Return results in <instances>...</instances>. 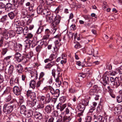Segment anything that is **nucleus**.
I'll list each match as a JSON object with an SVG mask.
<instances>
[{"mask_svg":"<svg viewBox=\"0 0 122 122\" xmlns=\"http://www.w3.org/2000/svg\"><path fill=\"white\" fill-rule=\"evenodd\" d=\"M98 87L97 85H94L92 89L89 91V93L90 95L92 96H95L97 94L96 91Z\"/></svg>","mask_w":122,"mask_h":122,"instance_id":"9","label":"nucleus"},{"mask_svg":"<svg viewBox=\"0 0 122 122\" xmlns=\"http://www.w3.org/2000/svg\"><path fill=\"white\" fill-rule=\"evenodd\" d=\"M52 105H49L46 106L45 108V110L46 112L48 114L51 112L52 110Z\"/></svg>","mask_w":122,"mask_h":122,"instance_id":"18","label":"nucleus"},{"mask_svg":"<svg viewBox=\"0 0 122 122\" xmlns=\"http://www.w3.org/2000/svg\"><path fill=\"white\" fill-rule=\"evenodd\" d=\"M51 98L49 93H47L45 97V100L44 103L45 104L51 102Z\"/></svg>","mask_w":122,"mask_h":122,"instance_id":"24","label":"nucleus"},{"mask_svg":"<svg viewBox=\"0 0 122 122\" xmlns=\"http://www.w3.org/2000/svg\"><path fill=\"white\" fill-rule=\"evenodd\" d=\"M86 76V74L83 73H80L78 75V76L82 78H84Z\"/></svg>","mask_w":122,"mask_h":122,"instance_id":"55","label":"nucleus"},{"mask_svg":"<svg viewBox=\"0 0 122 122\" xmlns=\"http://www.w3.org/2000/svg\"><path fill=\"white\" fill-rule=\"evenodd\" d=\"M13 66L12 65L10 66L8 70V73L9 74H11L13 72Z\"/></svg>","mask_w":122,"mask_h":122,"instance_id":"40","label":"nucleus"},{"mask_svg":"<svg viewBox=\"0 0 122 122\" xmlns=\"http://www.w3.org/2000/svg\"><path fill=\"white\" fill-rule=\"evenodd\" d=\"M36 82L34 80L31 81L29 83L30 87L33 89L35 88L36 86Z\"/></svg>","mask_w":122,"mask_h":122,"instance_id":"30","label":"nucleus"},{"mask_svg":"<svg viewBox=\"0 0 122 122\" xmlns=\"http://www.w3.org/2000/svg\"><path fill=\"white\" fill-rule=\"evenodd\" d=\"M28 29L27 27H26L24 28L23 30V32L24 35H26V33L28 32Z\"/></svg>","mask_w":122,"mask_h":122,"instance_id":"44","label":"nucleus"},{"mask_svg":"<svg viewBox=\"0 0 122 122\" xmlns=\"http://www.w3.org/2000/svg\"><path fill=\"white\" fill-rule=\"evenodd\" d=\"M122 121V116L120 115L118 116L115 120L116 122H121Z\"/></svg>","mask_w":122,"mask_h":122,"instance_id":"42","label":"nucleus"},{"mask_svg":"<svg viewBox=\"0 0 122 122\" xmlns=\"http://www.w3.org/2000/svg\"><path fill=\"white\" fill-rule=\"evenodd\" d=\"M51 33V32L49 29H46L45 30V34L43 36L42 39L44 40L48 39L49 38L50 35Z\"/></svg>","mask_w":122,"mask_h":122,"instance_id":"10","label":"nucleus"},{"mask_svg":"<svg viewBox=\"0 0 122 122\" xmlns=\"http://www.w3.org/2000/svg\"><path fill=\"white\" fill-rule=\"evenodd\" d=\"M33 55V53L32 51H30L26 55V57L29 58H31Z\"/></svg>","mask_w":122,"mask_h":122,"instance_id":"38","label":"nucleus"},{"mask_svg":"<svg viewBox=\"0 0 122 122\" xmlns=\"http://www.w3.org/2000/svg\"><path fill=\"white\" fill-rule=\"evenodd\" d=\"M117 102L118 103L122 102V97L120 95H119L117 97Z\"/></svg>","mask_w":122,"mask_h":122,"instance_id":"39","label":"nucleus"},{"mask_svg":"<svg viewBox=\"0 0 122 122\" xmlns=\"http://www.w3.org/2000/svg\"><path fill=\"white\" fill-rule=\"evenodd\" d=\"M44 27L42 26H40L37 29L36 33L37 34H40L43 31Z\"/></svg>","mask_w":122,"mask_h":122,"instance_id":"32","label":"nucleus"},{"mask_svg":"<svg viewBox=\"0 0 122 122\" xmlns=\"http://www.w3.org/2000/svg\"><path fill=\"white\" fill-rule=\"evenodd\" d=\"M85 108V106L83 104H80L78 106V110L81 112H83Z\"/></svg>","mask_w":122,"mask_h":122,"instance_id":"31","label":"nucleus"},{"mask_svg":"<svg viewBox=\"0 0 122 122\" xmlns=\"http://www.w3.org/2000/svg\"><path fill=\"white\" fill-rule=\"evenodd\" d=\"M45 75V73L44 72H41L40 74V76L39 78V80H42L44 81V78H43V77Z\"/></svg>","mask_w":122,"mask_h":122,"instance_id":"41","label":"nucleus"},{"mask_svg":"<svg viewBox=\"0 0 122 122\" xmlns=\"http://www.w3.org/2000/svg\"><path fill=\"white\" fill-rule=\"evenodd\" d=\"M58 113L56 111H54L52 113V115L53 117H56L58 116Z\"/></svg>","mask_w":122,"mask_h":122,"instance_id":"53","label":"nucleus"},{"mask_svg":"<svg viewBox=\"0 0 122 122\" xmlns=\"http://www.w3.org/2000/svg\"><path fill=\"white\" fill-rule=\"evenodd\" d=\"M23 29L22 27H20L17 28L16 30L17 33L18 34H20L22 33Z\"/></svg>","mask_w":122,"mask_h":122,"instance_id":"37","label":"nucleus"},{"mask_svg":"<svg viewBox=\"0 0 122 122\" xmlns=\"http://www.w3.org/2000/svg\"><path fill=\"white\" fill-rule=\"evenodd\" d=\"M26 95L28 98H30L32 100L35 98L36 96L35 93L32 92L30 91H27Z\"/></svg>","mask_w":122,"mask_h":122,"instance_id":"15","label":"nucleus"},{"mask_svg":"<svg viewBox=\"0 0 122 122\" xmlns=\"http://www.w3.org/2000/svg\"><path fill=\"white\" fill-rule=\"evenodd\" d=\"M68 93L71 94H73L76 93L77 91L76 87L73 86L70 87L68 90Z\"/></svg>","mask_w":122,"mask_h":122,"instance_id":"16","label":"nucleus"},{"mask_svg":"<svg viewBox=\"0 0 122 122\" xmlns=\"http://www.w3.org/2000/svg\"><path fill=\"white\" fill-rule=\"evenodd\" d=\"M34 116L36 119L38 120H41L43 118L42 114L38 112H35Z\"/></svg>","mask_w":122,"mask_h":122,"instance_id":"17","label":"nucleus"},{"mask_svg":"<svg viewBox=\"0 0 122 122\" xmlns=\"http://www.w3.org/2000/svg\"><path fill=\"white\" fill-rule=\"evenodd\" d=\"M30 73L31 75V77H32L34 76H35L37 79V71L35 69H34L31 71Z\"/></svg>","mask_w":122,"mask_h":122,"instance_id":"29","label":"nucleus"},{"mask_svg":"<svg viewBox=\"0 0 122 122\" xmlns=\"http://www.w3.org/2000/svg\"><path fill=\"white\" fill-rule=\"evenodd\" d=\"M12 5L10 3H7L6 5V7L9 9H11L12 7Z\"/></svg>","mask_w":122,"mask_h":122,"instance_id":"61","label":"nucleus"},{"mask_svg":"<svg viewBox=\"0 0 122 122\" xmlns=\"http://www.w3.org/2000/svg\"><path fill=\"white\" fill-rule=\"evenodd\" d=\"M66 100V97L64 96H62L59 99L60 101L62 103L65 102Z\"/></svg>","mask_w":122,"mask_h":122,"instance_id":"46","label":"nucleus"},{"mask_svg":"<svg viewBox=\"0 0 122 122\" xmlns=\"http://www.w3.org/2000/svg\"><path fill=\"white\" fill-rule=\"evenodd\" d=\"M21 89L18 86H15L13 89V91L14 93L16 95H19L21 94Z\"/></svg>","mask_w":122,"mask_h":122,"instance_id":"13","label":"nucleus"},{"mask_svg":"<svg viewBox=\"0 0 122 122\" xmlns=\"http://www.w3.org/2000/svg\"><path fill=\"white\" fill-rule=\"evenodd\" d=\"M15 32L12 30L8 31L5 29L2 33L3 37H1L0 40V47L3 46L4 39L7 40L9 38H11L14 37L15 35Z\"/></svg>","mask_w":122,"mask_h":122,"instance_id":"1","label":"nucleus"},{"mask_svg":"<svg viewBox=\"0 0 122 122\" xmlns=\"http://www.w3.org/2000/svg\"><path fill=\"white\" fill-rule=\"evenodd\" d=\"M57 57V56L54 54H51L49 57V58L50 60L51 61L55 59Z\"/></svg>","mask_w":122,"mask_h":122,"instance_id":"43","label":"nucleus"},{"mask_svg":"<svg viewBox=\"0 0 122 122\" xmlns=\"http://www.w3.org/2000/svg\"><path fill=\"white\" fill-rule=\"evenodd\" d=\"M20 112H25L26 111L25 107L24 105H22L20 107Z\"/></svg>","mask_w":122,"mask_h":122,"instance_id":"57","label":"nucleus"},{"mask_svg":"<svg viewBox=\"0 0 122 122\" xmlns=\"http://www.w3.org/2000/svg\"><path fill=\"white\" fill-rule=\"evenodd\" d=\"M66 107V104H59L56 106V108L58 109L60 111H62Z\"/></svg>","mask_w":122,"mask_h":122,"instance_id":"19","label":"nucleus"},{"mask_svg":"<svg viewBox=\"0 0 122 122\" xmlns=\"http://www.w3.org/2000/svg\"><path fill=\"white\" fill-rule=\"evenodd\" d=\"M7 49L6 48L3 49L2 51V54L3 55H4L8 51Z\"/></svg>","mask_w":122,"mask_h":122,"instance_id":"56","label":"nucleus"},{"mask_svg":"<svg viewBox=\"0 0 122 122\" xmlns=\"http://www.w3.org/2000/svg\"><path fill=\"white\" fill-rule=\"evenodd\" d=\"M112 111L114 112L115 114L116 113L120 114L121 112V110L119 108V107H115L114 108L112 109Z\"/></svg>","mask_w":122,"mask_h":122,"instance_id":"27","label":"nucleus"},{"mask_svg":"<svg viewBox=\"0 0 122 122\" xmlns=\"http://www.w3.org/2000/svg\"><path fill=\"white\" fill-rule=\"evenodd\" d=\"M71 117L69 116L68 117H66L64 118V119L67 122H69L71 119Z\"/></svg>","mask_w":122,"mask_h":122,"instance_id":"63","label":"nucleus"},{"mask_svg":"<svg viewBox=\"0 0 122 122\" xmlns=\"http://www.w3.org/2000/svg\"><path fill=\"white\" fill-rule=\"evenodd\" d=\"M22 17L25 18L27 14V12L25 9H22Z\"/></svg>","mask_w":122,"mask_h":122,"instance_id":"33","label":"nucleus"},{"mask_svg":"<svg viewBox=\"0 0 122 122\" xmlns=\"http://www.w3.org/2000/svg\"><path fill=\"white\" fill-rule=\"evenodd\" d=\"M52 74L54 77L55 78L56 77H60L62 73L61 74L60 69L58 68L56 70L54 69H53L52 71Z\"/></svg>","mask_w":122,"mask_h":122,"instance_id":"7","label":"nucleus"},{"mask_svg":"<svg viewBox=\"0 0 122 122\" xmlns=\"http://www.w3.org/2000/svg\"><path fill=\"white\" fill-rule=\"evenodd\" d=\"M10 87H7L2 94L5 96V101L6 102L10 101L12 99L11 94L10 92Z\"/></svg>","mask_w":122,"mask_h":122,"instance_id":"5","label":"nucleus"},{"mask_svg":"<svg viewBox=\"0 0 122 122\" xmlns=\"http://www.w3.org/2000/svg\"><path fill=\"white\" fill-rule=\"evenodd\" d=\"M20 26L24 27L25 26V23L24 21H21L20 23Z\"/></svg>","mask_w":122,"mask_h":122,"instance_id":"64","label":"nucleus"},{"mask_svg":"<svg viewBox=\"0 0 122 122\" xmlns=\"http://www.w3.org/2000/svg\"><path fill=\"white\" fill-rule=\"evenodd\" d=\"M118 79V77H116L115 79L114 82L113 83V85L115 86L116 88H117L120 85V82L119 81Z\"/></svg>","mask_w":122,"mask_h":122,"instance_id":"22","label":"nucleus"},{"mask_svg":"<svg viewBox=\"0 0 122 122\" xmlns=\"http://www.w3.org/2000/svg\"><path fill=\"white\" fill-rule=\"evenodd\" d=\"M33 36V34H32L31 33H29L26 35V36H25V38H26L30 39Z\"/></svg>","mask_w":122,"mask_h":122,"instance_id":"49","label":"nucleus"},{"mask_svg":"<svg viewBox=\"0 0 122 122\" xmlns=\"http://www.w3.org/2000/svg\"><path fill=\"white\" fill-rule=\"evenodd\" d=\"M42 48L40 46H37L36 48V50L37 52L39 53L41 49Z\"/></svg>","mask_w":122,"mask_h":122,"instance_id":"51","label":"nucleus"},{"mask_svg":"<svg viewBox=\"0 0 122 122\" xmlns=\"http://www.w3.org/2000/svg\"><path fill=\"white\" fill-rule=\"evenodd\" d=\"M93 119H96L97 121L94 122H103L104 120H103V117L100 115H98L97 114H95L93 116Z\"/></svg>","mask_w":122,"mask_h":122,"instance_id":"12","label":"nucleus"},{"mask_svg":"<svg viewBox=\"0 0 122 122\" xmlns=\"http://www.w3.org/2000/svg\"><path fill=\"white\" fill-rule=\"evenodd\" d=\"M22 45L20 44H17L16 43V45L15 46L14 49L17 52H18L20 51L22 48Z\"/></svg>","mask_w":122,"mask_h":122,"instance_id":"21","label":"nucleus"},{"mask_svg":"<svg viewBox=\"0 0 122 122\" xmlns=\"http://www.w3.org/2000/svg\"><path fill=\"white\" fill-rule=\"evenodd\" d=\"M8 15L11 19H13L15 17V15L13 12H11L8 13Z\"/></svg>","mask_w":122,"mask_h":122,"instance_id":"36","label":"nucleus"},{"mask_svg":"<svg viewBox=\"0 0 122 122\" xmlns=\"http://www.w3.org/2000/svg\"><path fill=\"white\" fill-rule=\"evenodd\" d=\"M16 43L12 41H10L7 43L8 47L11 49L13 50Z\"/></svg>","mask_w":122,"mask_h":122,"instance_id":"23","label":"nucleus"},{"mask_svg":"<svg viewBox=\"0 0 122 122\" xmlns=\"http://www.w3.org/2000/svg\"><path fill=\"white\" fill-rule=\"evenodd\" d=\"M95 109L94 107H91L87 113V114L89 115H92L94 110Z\"/></svg>","mask_w":122,"mask_h":122,"instance_id":"35","label":"nucleus"},{"mask_svg":"<svg viewBox=\"0 0 122 122\" xmlns=\"http://www.w3.org/2000/svg\"><path fill=\"white\" fill-rule=\"evenodd\" d=\"M17 72L19 73H21L23 71V68L20 64H19L16 66Z\"/></svg>","mask_w":122,"mask_h":122,"instance_id":"26","label":"nucleus"},{"mask_svg":"<svg viewBox=\"0 0 122 122\" xmlns=\"http://www.w3.org/2000/svg\"><path fill=\"white\" fill-rule=\"evenodd\" d=\"M55 63L54 61H52L48 63L45 66V68L46 69H50L52 66L55 65Z\"/></svg>","mask_w":122,"mask_h":122,"instance_id":"20","label":"nucleus"},{"mask_svg":"<svg viewBox=\"0 0 122 122\" xmlns=\"http://www.w3.org/2000/svg\"><path fill=\"white\" fill-rule=\"evenodd\" d=\"M16 102L15 100L11 101L9 103L12 104L11 105L9 106L6 104H5L4 106L3 112L6 114L10 113L12 111L13 107L15 106Z\"/></svg>","mask_w":122,"mask_h":122,"instance_id":"2","label":"nucleus"},{"mask_svg":"<svg viewBox=\"0 0 122 122\" xmlns=\"http://www.w3.org/2000/svg\"><path fill=\"white\" fill-rule=\"evenodd\" d=\"M111 96L113 98H115V96L113 93V91L112 90L108 92Z\"/></svg>","mask_w":122,"mask_h":122,"instance_id":"47","label":"nucleus"},{"mask_svg":"<svg viewBox=\"0 0 122 122\" xmlns=\"http://www.w3.org/2000/svg\"><path fill=\"white\" fill-rule=\"evenodd\" d=\"M71 109V108L70 107H68L66 108V114L69 113L70 111V110Z\"/></svg>","mask_w":122,"mask_h":122,"instance_id":"59","label":"nucleus"},{"mask_svg":"<svg viewBox=\"0 0 122 122\" xmlns=\"http://www.w3.org/2000/svg\"><path fill=\"white\" fill-rule=\"evenodd\" d=\"M61 19V17L59 15H57L56 16H55L52 25H53L54 24L55 25L57 26L60 23Z\"/></svg>","mask_w":122,"mask_h":122,"instance_id":"11","label":"nucleus"},{"mask_svg":"<svg viewBox=\"0 0 122 122\" xmlns=\"http://www.w3.org/2000/svg\"><path fill=\"white\" fill-rule=\"evenodd\" d=\"M44 107V104L40 103L37 105V108L39 109L43 108Z\"/></svg>","mask_w":122,"mask_h":122,"instance_id":"45","label":"nucleus"},{"mask_svg":"<svg viewBox=\"0 0 122 122\" xmlns=\"http://www.w3.org/2000/svg\"><path fill=\"white\" fill-rule=\"evenodd\" d=\"M24 0H13L15 6L18 7L23 5Z\"/></svg>","mask_w":122,"mask_h":122,"instance_id":"14","label":"nucleus"},{"mask_svg":"<svg viewBox=\"0 0 122 122\" xmlns=\"http://www.w3.org/2000/svg\"><path fill=\"white\" fill-rule=\"evenodd\" d=\"M89 101L88 100H84L83 102V103L84 106H87L88 105Z\"/></svg>","mask_w":122,"mask_h":122,"instance_id":"58","label":"nucleus"},{"mask_svg":"<svg viewBox=\"0 0 122 122\" xmlns=\"http://www.w3.org/2000/svg\"><path fill=\"white\" fill-rule=\"evenodd\" d=\"M8 18L7 16V15H5L3 16L1 18L2 21L4 22Z\"/></svg>","mask_w":122,"mask_h":122,"instance_id":"60","label":"nucleus"},{"mask_svg":"<svg viewBox=\"0 0 122 122\" xmlns=\"http://www.w3.org/2000/svg\"><path fill=\"white\" fill-rule=\"evenodd\" d=\"M51 26L52 29H51V33L54 34L56 32V30L57 29V26L55 25L54 24L53 25H52Z\"/></svg>","mask_w":122,"mask_h":122,"instance_id":"34","label":"nucleus"},{"mask_svg":"<svg viewBox=\"0 0 122 122\" xmlns=\"http://www.w3.org/2000/svg\"><path fill=\"white\" fill-rule=\"evenodd\" d=\"M10 85L11 86L15 85L13 78L11 77L10 78Z\"/></svg>","mask_w":122,"mask_h":122,"instance_id":"50","label":"nucleus"},{"mask_svg":"<svg viewBox=\"0 0 122 122\" xmlns=\"http://www.w3.org/2000/svg\"><path fill=\"white\" fill-rule=\"evenodd\" d=\"M62 60L61 61V63L62 64H65L66 62L67 59L66 58H61Z\"/></svg>","mask_w":122,"mask_h":122,"instance_id":"52","label":"nucleus"},{"mask_svg":"<svg viewBox=\"0 0 122 122\" xmlns=\"http://www.w3.org/2000/svg\"><path fill=\"white\" fill-rule=\"evenodd\" d=\"M49 89L51 94L53 95L54 97H58L60 94V91L58 89H56L55 91L54 89L51 86H49L44 88V90H47Z\"/></svg>","mask_w":122,"mask_h":122,"instance_id":"4","label":"nucleus"},{"mask_svg":"<svg viewBox=\"0 0 122 122\" xmlns=\"http://www.w3.org/2000/svg\"><path fill=\"white\" fill-rule=\"evenodd\" d=\"M37 13L40 14L43 13L44 14H46L47 12H49V10L47 7L44 5H39L37 8Z\"/></svg>","mask_w":122,"mask_h":122,"instance_id":"3","label":"nucleus"},{"mask_svg":"<svg viewBox=\"0 0 122 122\" xmlns=\"http://www.w3.org/2000/svg\"><path fill=\"white\" fill-rule=\"evenodd\" d=\"M14 58L18 62L22 61L23 59V56L19 53L16 52L14 55Z\"/></svg>","mask_w":122,"mask_h":122,"instance_id":"8","label":"nucleus"},{"mask_svg":"<svg viewBox=\"0 0 122 122\" xmlns=\"http://www.w3.org/2000/svg\"><path fill=\"white\" fill-rule=\"evenodd\" d=\"M60 77H56L54 78L56 81V84L58 87H59L61 86V82L60 79Z\"/></svg>","mask_w":122,"mask_h":122,"instance_id":"25","label":"nucleus"},{"mask_svg":"<svg viewBox=\"0 0 122 122\" xmlns=\"http://www.w3.org/2000/svg\"><path fill=\"white\" fill-rule=\"evenodd\" d=\"M39 80V81L37 82L36 84V86L37 87H38L40 86V85L41 84L43 81L41 79Z\"/></svg>","mask_w":122,"mask_h":122,"instance_id":"48","label":"nucleus"},{"mask_svg":"<svg viewBox=\"0 0 122 122\" xmlns=\"http://www.w3.org/2000/svg\"><path fill=\"white\" fill-rule=\"evenodd\" d=\"M54 1V0H46V4L48 5H50Z\"/></svg>","mask_w":122,"mask_h":122,"instance_id":"54","label":"nucleus"},{"mask_svg":"<svg viewBox=\"0 0 122 122\" xmlns=\"http://www.w3.org/2000/svg\"><path fill=\"white\" fill-rule=\"evenodd\" d=\"M46 21L49 23H53V19L55 16L53 14H51L50 11L49 10V12H48L46 13Z\"/></svg>","mask_w":122,"mask_h":122,"instance_id":"6","label":"nucleus"},{"mask_svg":"<svg viewBox=\"0 0 122 122\" xmlns=\"http://www.w3.org/2000/svg\"><path fill=\"white\" fill-rule=\"evenodd\" d=\"M87 50L88 54L89 55L93 54L94 52V50L92 46H90L89 47H88Z\"/></svg>","mask_w":122,"mask_h":122,"instance_id":"28","label":"nucleus"},{"mask_svg":"<svg viewBox=\"0 0 122 122\" xmlns=\"http://www.w3.org/2000/svg\"><path fill=\"white\" fill-rule=\"evenodd\" d=\"M92 119V117L91 116H88L86 118V122H90Z\"/></svg>","mask_w":122,"mask_h":122,"instance_id":"62","label":"nucleus"}]
</instances>
